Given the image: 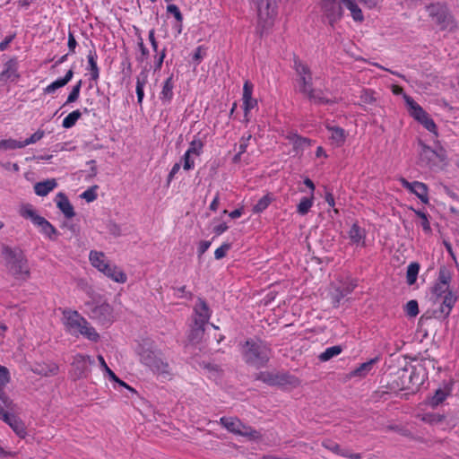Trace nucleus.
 I'll return each mask as SVG.
<instances>
[{
    "instance_id": "nucleus-36",
    "label": "nucleus",
    "mask_w": 459,
    "mask_h": 459,
    "mask_svg": "<svg viewBox=\"0 0 459 459\" xmlns=\"http://www.w3.org/2000/svg\"><path fill=\"white\" fill-rule=\"evenodd\" d=\"M88 63H89V70L91 74V78L93 81L98 80L99 78V67L96 62L97 59V54L95 51H90L88 54Z\"/></svg>"
},
{
    "instance_id": "nucleus-34",
    "label": "nucleus",
    "mask_w": 459,
    "mask_h": 459,
    "mask_svg": "<svg viewBox=\"0 0 459 459\" xmlns=\"http://www.w3.org/2000/svg\"><path fill=\"white\" fill-rule=\"evenodd\" d=\"M35 225L39 227L41 232L47 235L49 238H52V236L56 235L57 233L56 228L42 216Z\"/></svg>"
},
{
    "instance_id": "nucleus-52",
    "label": "nucleus",
    "mask_w": 459,
    "mask_h": 459,
    "mask_svg": "<svg viewBox=\"0 0 459 459\" xmlns=\"http://www.w3.org/2000/svg\"><path fill=\"white\" fill-rule=\"evenodd\" d=\"M34 371L43 376H54L57 374L58 367L56 365L40 367V368H36Z\"/></svg>"
},
{
    "instance_id": "nucleus-7",
    "label": "nucleus",
    "mask_w": 459,
    "mask_h": 459,
    "mask_svg": "<svg viewBox=\"0 0 459 459\" xmlns=\"http://www.w3.org/2000/svg\"><path fill=\"white\" fill-rule=\"evenodd\" d=\"M403 98L410 115L419 121L427 130L437 135V126L428 113L411 97L405 94Z\"/></svg>"
},
{
    "instance_id": "nucleus-24",
    "label": "nucleus",
    "mask_w": 459,
    "mask_h": 459,
    "mask_svg": "<svg viewBox=\"0 0 459 459\" xmlns=\"http://www.w3.org/2000/svg\"><path fill=\"white\" fill-rule=\"evenodd\" d=\"M89 258H90V261H91L92 266L97 268L101 273L109 264L106 261L105 255L102 252L91 251Z\"/></svg>"
},
{
    "instance_id": "nucleus-49",
    "label": "nucleus",
    "mask_w": 459,
    "mask_h": 459,
    "mask_svg": "<svg viewBox=\"0 0 459 459\" xmlns=\"http://www.w3.org/2000/svg\"><path fill=\"white\" fill-rule=\"evenodd\" d=\"M406 315L410 317H415L419 314V304L415 299L408 301L404 307Z\"/></svg>"
},
{
    "instance_id": "nucleus-60",
    "label": "nucleus",
    "mask_w": 459,
    "mask_h": 459,
    "mask_svg": "<svg viewBox=\"0 0 459 459\" xmlns=\"http://www.w3.org/2000/svg\"><path fill=\"white\" fill-rule=\"evenodd\" d=\"M422 420L428 423L432 424L441 422L444 420V417L436 413H427L423 416Z\"/></svg>"
},
{
    "instance_id": "nucleus-19",
    "label": "nucleus",
    "mask_w": 459,
    "mask_h": 459,
    "mask_svg": "<svg viewBox=\"0 0 459 459\" xmlns=\"http://www.w3.org/2000/svg\"><path fill=\"white\" fill-rule=\"evenodd\" d=\"M19 78L17 73V61L16 59H10L4 64V70L0 74V81L14 82Z\"/></svg>"
},
{
    "instance_id": "nucleus-37",
    "label": "nucleus",
    "mask_w": 459,
    "mask_h": 459,
    "mask_svg": "<svg viewBox=\"0 0 459 459\" xmlns=\"http://www.w3.org/2000/svg\"><path fill=\"white\" fill-rule=\"evenodd\" d=\"M342 351V347L341 345H335L327 348L324 352H322L318 359L322 362L328 361L332 358L338 356Z\"/></svg>"
},
{
    "instance_id": "nucleus-45",
    "label": "nucleus",
    "mask_w": 459,
    "mask_h": 459,
    "mask_svg": "<svg viewBox=\"0 0 459 459\" xmlns=\"http://www.w3.org/2000/svg\"><path fill=\"white\" fill-rule=\"evenodd\" d=\"M173 82L172 77H169L163 85L162 91H161V99L166 100H170L173 96Z\"/></svg>"
},
{
    "instance_id": "nucleus-23",
    "label": "nucleus",
    "mask_w": 459,
    "mask_h": 459,
    "mask_svg": "<svg viewBox=\"0 0 459 459\" xmlns=\"http://www.w3.org/2000/svg\"><path fill=\"white\" fill-rule=\"evenodd\" d=\"M102 273L116 282L125 283L127 280L126 273L116 265L108 264Z\"/></svg>"
},
{
    "instance_id": "nucleus-56",
    "label": "nucleus",
    "mask_w": 459,
    "mask_h": 459,
    "mask_svg": "<svg viewBox=\"0 0 459 459\" xmlns=\"http://www.w3.org/2000/svg\"><path fill=\"white\" fill-rule=\"evenodd\" d=\"M44 136V131H41V130H38L37 132H35L33 134H31L30 137L27 138L25 141L22 142V148L29 145V144H31V143H37L38 141H39L42 137Z\"/></svg>"
},
{
    "instance_id": "nucleus-6",
    "label": "nucleus",
    "mask_w": 459,
    "mask_h": 459,
    "mask_svg": "<svg viewBox=\"0 0 459 459\" xmlns=\"http://www.w3.org/2000/svg\"><path fill=\"white\" fill-rule=\"evenodd\" d=\"M257 10L258 25L263 30L272 26L277 15V5L271 0H250Z\"/></svg>"
},
{
    "instance_id": "nucleus-15",
    "label": "nucleus",
    "mask_w": 459,
    "mask_h": 459,
    "mask_svg": "<svg viewBox=\"0 0 459 459\" xmlns=\"http://www.w3.org/2000/svg\"><path fill=\"white\" fill-rule=\"evenodd\" d=\"M9 371L5 367L0 366V404H4L5 409L9 411L15 410V403L9 398L4 391V387L9 382Z\"/></svg>"
},
{
    "instance_id": "nucleus-46",
    "label": "nucleus",
    "mask_w": 459,
    "mask_h": 459,
    "mask_svg": "<svg viewBox=\"0 0 459 459\" xmlns=\"http://www.w3.org/2000/svg\"><path fill=\"white\" fill-rule=\"evenodd\" d=\"M141 75L143 76L142 78L140 76L137 77V81H136V94H137V101L139 104L142 103L143 101V85L145 84L146 82V74L144 73H142Z\"/></svg>"
},
{
    "instance_id": "nucleus-11",
    "label": "nucleus",
    "mask_w": 459,
    "mask_h": 459,
    "mask_svg": "<svg viewBox=\"0 0 459 459\" xmlns=\"http://www.w3.org/2000/svg\"><path fill=\"white\" fill-rule=\"evenodd\" d=\"M64 316V324L67 330L73 334H78L79 330L85 324V318L82 317L76 310L65 308L62 312Z\"/></svg>"
},
{
    "instance_id": "nucleus-50",
    "label": "nucleus",
    "mask_w": 459,
    "mask_h": 459,
    "mask_svg": "<svg viewBox=\"0 0 459 459\" xmlns=\"http://www.w3.org/2000/svg\"><path fill=\"white\" fill-rule=\"evenodd\" d=\"M451 281V273L445 266H442L438 272V278L437 282L440 284L449 285Z\"/></svg>"
},
{
    "instance_id": "nucleus-58",
    "label": "nucleus",
    "mask_w": 459,
    "mask_h": 459,
    "mask_svg": "<svg viewBox=\"0 0 459 459\" xmlns=\"http://www.w3.org/2000/svg\"><path fill=\"white\" fill-rule=\"evenodd\" d=\"M360 101L364 104H372L376 101L373 91L369 90H363L360 94Z\"/></svg>"
},
{
    "instance_id": "nucleus-18",
    "label": "nucleus",
    "mask_w": 459,
    "mask_h": 459,
    "mask_svg": "<svg viewBox=\"0 0 459 459\" xmlns=\"http://www.w3.org/2000/svg\"><path fill=\"white\" fill-rule=\"evenodd\" d=\"M322 445L325 448L328 449L329 451H331L338 455L351 458V459H361L362 458L361 454L351 453L347 449H343L337 443H335L332 440H329V439L325 440V441H323Z\"/></svg>"
},
{
    "instance_id": "nucleus-22",
    "label": "nucleus",
    "mask_w": 459,
    "mask_h": 459,
    "mask_svg": "<svg viewBox=\"0 0 459 459\" xmlns=\"http://www.w3.org/2000/svg\"><path fill=\"white\" fill-rule=\"evenodd\" d=\"M57 186L55 178L47 179L45 181L38 182L34 186V191L37 195L46 196Z\"/></svg>"
},
{
    "instance_id": "nucleus-25",
    "label": "nucleus",
    "mask_w": 459,
    "mask_h": 459,
    "mask_svg": "<svg viewBox=\"0 0 459 459\" xmlns=\"http://www.w3.org/2000/svg\"><path fill=\"white\" fill-rule=\"evenodd\" d=\"M195 311L197 315V317L195 319H197L200 322L207 324L210 318V309L204 299H198V303L195 307Z\"/></svg>"
},
{
    "instance_id": "nucleus-40",
    "label": "nucleus",
    "mask_w": 459,
    "mask_h": 459,
    "mask_svg": "<svg viewBox=\"0 0 459 459\" xmlns=\"http://www.w3.org/2000/svg\"><path fill=\"white\" fill-rule=\"evenodd\" d=\"M22 144L21 141L14 139L0 140V152H6L10 150L21 149Z\"/></svg>"
},
{
    "instance_id": "nucleus-26",
    "label": "nucleus",
    "mask_w": 459,
    "mask_h": 459,
    "mask_svg": "<svg viewBox=\"0 0 459 459\" xmlns=\"http://www.w3.org/2000/svg\"><path fill=\"white\" fill-rule=\"evenodd\" d=\"M238 436L247 437L249 440H259L262 437L260 432L254 429L252 427L244 424L241 421L240 426L238 428Z\"/></svg>"
},
{
    "instance_id": "nucleus-64",
    "label": "nucleus",
    "mask_w": 459,
    "mask_h": 459,
    "mask_svg": "<svg viewBox=\"0 0 459 459\" xmlns=\"http://www.w3.org/2000/svg\"><path fill=\"white\" fill-rule=\"evenodd\" d=\"M253 85L249 82H246L243 87V100L252 98Z\"/></svg>"
},
{
    "instance_id": "nucleus-3",
    "label": "nucleus",
    "mask_w": 459,
    "mask_h": 459,
    "mask_svg": "<svg viewBox=\"0 0 459 459\" xmlns=\"http://www.w3.org/2000/svg\"><path fill=\"white\" fill-rule=\"evenodd\" d=\"M294 68L299 74V91L307 96V98L316 103L330 104L333 100L325 99L313 88L312 74L308 66L299 59H294Z\"/></svg>"
},
{
    "instance_id": "nucleus-63",
    "label": "nucleus",
    "mask_w": 459,
    "mask_h": 459,
    "mask_svg": "<svg viewBox=\"0 0 459 459\" xmlns=\"http://www.w3.org/2000/svg\"><path fill=\"white\" fill-rule=\"evenodd\" d=\"M345 297V293L341 290V288H336L332 293V299L334 306H338L341 300Z\"/></svg>"
},
{
    "instance_id": "nucleus-39",
    "label": "nucleus",
    "mask_w": 459,
    "mask_h": 459,
    "mask_svg": "<svg viewBox=\"0 0 459 459\" xmlns=\"http://www.w3.org/2000/svg\"><path fill=\"white\" fill-rule=\"evenodd\" d=\"M349 237L353 243L358 244L364 240L365 232L357 223H354L350 229Z\"/></svg>"
},
{
    "instance_id": "nucleus-12",
    "label": "nucleus",
    "mask_w": 459,
    "mask_h": 459,
    "mask_svg": "<svg viewBox=\"0 0 459 459\" xmlns=\"http://www.w3.org/2000/svg\"><path fill=\"white\" fill-rule=\"evenodd\" d=\"M94 364L93 359L89 355L77 354L74 358L73 368L75 378L87 377L90 373V367Z\"/></svg>"
},
{
    "instance_id": "nucleus-55",
    "label": "nucleus",
    "mask_w": 459,
    "mask_h": 459,
    "mask_svg": "<svg viewBox=\"0 0 459 459\" xmlns=\"http://www.w3.org/2000/svg\"><path fill=\"white\" fill-rule=\"evenodd\" d=\"M97 188L98 186H93L90 187L81 195V198L85 199L88 203L93 202L97 198Z\"/></svg>"
},
{
    "instance_id": "nucleus-43",
    "label": "nucleus",
    "mask_w": 459,
    "mask_h": 459,
    "mask_svg": "<svg viewBox=\"0 0 459 459\" xmlns=\"http://www.w3.org/2000/svg\"><path fill=\"white\" fill-rule=\"evenodd\" d=\"M272 202V197L269 195L263 196L258 202L254 205L253 212L255 213H259L264 211L268 205Z\"/></svg>"
},
{
    "instance_id": "nucleus-5",
    "label": "nucleus",
    "mask_w": 459,
    "mask_h": 459,
    "mask_svg": "<svg viewBox=\"0 0 459 459\" xmlns=\"http://www.w3.org/2000/svg\"><path fill=\"white\" fill-rule=\"evenodd\" d=\"M243 357L247 364L258 368L269 360V349L262 342L248 340L243 349Z\"/></svg>"
},
{
    "instance_id": "nucleus-8",
    "label": "nucleus",
    "mask_w": 459,
    "mask_h": 459,
    "mask_svg": "<svg viewBox=\"0 0 459 459\" xmlns=\"http://www.w3.org/2000/svg\"><path fill=\"white\" fill-rule=\"evenodd\" d=\"M140 360L143 364L159 374L168 373L169 364L152 350L142 346L139 351Z\"/></svg>"
},
{
    "instance_id": "nucleus-59",
    "label": "nucleus",
    "mask_w": 459,
    "mask_h": 459,
    "mask_svg": "<svg viewBox=\"0 0 459 459\" xmlns=\"http://www.w3.org/2000/svg\"><path fill=\"white\" fill-rule=\"evenodd\" d=\"M415 213L417 214V216H419L420 219H423V221H421V226L423 228V230L425 232H430L431 231V228H430V224L429 222V220H428V217H427V214L421 211H416L414 210Z\"/></svg>"
},
{
    "instance_id": "nucleus-62",
    "label": "nucleus",
    "mask_w": 459,
    "mask_h": 459,
    "mask_svg": "<svg viewBox=\"0 0 459 459\" xmlns=\"http://www.w3.org/2000/svg\"><path fill=\"white\" fill-rule=\"evenodd\" d=\"M108 232L114 237H119L121 235V229L118 224L113 221H109L107 225Z\"/></svg>"
},
{
    "instance_id": "nucleus-28",
    "label": "nucleus",
    "mask_w": 459,
    "mask_h": 459,
    "mask_svg": "<svg viewBox=\"0 0 459 459\" xmlns=\"http://www.w3.org/2000/svg\"><path fill=\"white\" fill-rule=\"evenodd\" d=\"M206 323L200 322L197 319H195V325L190 332L189 340L192 342H199L203 338L204 333V325Z\"/></svg>"
},
{
    "instance_id": "nucleus-16",
    "label": "nucleus",
    "mask_w": 459,
    "mask_h": 459,
    "mask_svg": "<svg viewBox=\"0 0 459 459\" xmlns=\"http://www.w3.org/2000/svg\"><path fill=\"white\" fill-rule=\"evenodd\" d=\"M91 314L93 318L97 319L103 325L109 324L113 321V309L107 303H102L101 305L95 307L92 309Z\"/></svg>"
},
{
    "instance_id": "nucleus-29",
    "label": "nucleus",
    "mask_w": 459,
    "mask_h": 459,
    "mask_svg": "<svg viewBox=\"0 0 459 459\" xmlns=\"http://www.w3.org/2000/svg\"><path fill=\"white\" fill-rule=\"evenodd\" d=\"M342 2L346 8L350 10L352 19L355 22H363L364 16L362 11L354 0H342Z\"/></svg>"
},
{
    "instance_id": "nucleus-57",
    "label": "nucleus",
    "mask_w": 459,
    "mask_h": 459,
    "mask_svg": "<svg viewBox=\"0 0 459 459\" xmlns=\"http://www.w3.org/2000/svg\"><path fill=\"white\" fill-rule=\"evenodd\" d=\"M167 13H171L178 22L182 23L183 15L179 10V8L176 4H169L167 6Z\"/></svg>"
},
{
    "instance_id": "nucleus-1",
    "label": "nucleus",
    "mask_w": 459,
    "mask_h": 459,
    "mask_svg": "<svg viewBox=\"0 0 459 459\" xmlns=\"http://www.w3.org/2000/svg\"><path fill=\"white\" fill-rule=\"evenodd\" d=\"M2 256L5 262L7 273L14 279L25 281L30 277L28 260L21 249L4 245Z\"/></svg>"
},
{
    "instance_id": "nucleus-51",
    "label": "nucleus",
    "mask_w": 459,
    "mask_h": 459,
    "mask_svg": "<svg viewBox=\"0 0 459 459\" xmlns=\"http://www.w3.org/2000/svg\"><path fill=\"white\" fill-rule=\"evenodd\" d=\"M82 82L80 80L72 89L71 92L69 93L67 100L65 101V104L73 103L76 101L80 95V91L82 87Z\"/></svg>"
},
{
    "instance_id": "nucleus-31",
    "label": "nucleus",
    "mask_w": 459,
    "mask_h": 459,
    "mask_svg": "<svg viewBox=\"0 0 459 459\" xmlns=\"http://www.w3.org/2000/svg\"><path fill=\"white\" fill-rule=\"evenodd\" d=\"M78 333L91 342H98L100 339V334L96 332L95 328L87 322V320H85V324H82V327L79 330Z\"/></svg>"
},
{
    "instance_id": "nucleus-21",
    "label": "nucleus",
    "mask_w": 459,
    "mask_h": 459,
    "mask_svg": "<svg viewBox=\"0 0 459 459\" xmlns=\"http://www.w3.org/2000/svg\"><path fill=\"white\" fill-rule=\"evenodd\" d=\"M287 138L290 143L293 145V150L296 154L302 152L304 150L311 145V140L306 137H302L296 134H290Z\"/></svg>"
},
{
    "instance_id": "nucleus-41",
    "label": "nucleus",
    "mask_w": 459,
    "mask_h": 459,
    "mask_svg": "<svg viewBox=\"0 0 459 459\" xmlns=\"http://www.w3.org/2000/svg\"><path fill=\"white\" fill-rule=\"evenodd\" d=\"M82 113L79 109H76L71 112L67 117H65L63 120V127L71 128L73 127L77 120L81 118Z\"/></svg>"
},
{
    "instance_id": "nucleus-33",
    "label": "nucleus",
    "mask_w": 459,
    "mask_h": 459,
    "mask_svg": "<svg viewBox=\"0 0 459 459\" xmlns=\"http://www.w3.org/2000/svg\"><path fill=\"white\" fill-rule=\"evenodd\" d=\"M20 214L25 219H30L34 224H36L41 217L40 215L37 214L36 211L33 209V206L30 204L22 205L20 209Z\"/></svg>"
},
{
    "instance_id": "nucleus-42",
    "label": "nucleus",
    "mask_w": 459,
    "mask_h": 459,
    "mask_svg": "<svg viewBox=\"0 0 459 459\" xmlns=\"http://www.w3.org/2000/svg\"><path fill=\"white\" fill-rule=\"evenodd\" d=\"M313 205V195L311 197H303L298 204L297 211L300 215H305L308 212Z\"/></svg>"
},
{
    "instance_id": "nucleus-4",
    "label": "nucleus",
    "mask_w": 459,
    "mask_h": 459,
    "mask_svg": "<svg viewBox=\"0 0 459 459\" xmlns=\"http://www.w3.org/2000/svg\"><path fill=\"white\" fill-rule=\"evenodd\" d=\"M423 383V378L412 366L399 368L392 376L389 383L393 390H409L413 392Z\"/></svg>"
},
{
    "instance_id": "nucleus-14",
    "label": "nucleus",
    "mask_w": 459,
    "mask_h": 459,
    "mask_svg": "<svg viewBox=\"0 0 459 459\" xmlns=\"http://www.w3.org/2000/svg\"><path fill=\"white\" fill-rule=\"evenodd\" d=\"M4 404H0V419L7 423L20 437H24L26 436L24 423L16 416L4 411Z\"/></svg>"
},
{
    "instance_id": "nucleus-44",
    "label": "nucleus",
    "mask_w": 459,
    "mask_h": 459,
    "mask_svg": "<svg viewBox=\"0 0 459 459\" xmlns=\"http://www.w3.org/2000/svg\"><path fill=\"white\" fill-rule=\"evenodd\" d=\"M332 132L331 138L336 142L337 144H342L345 140L344 130L338 126L328 127Z\"/></svg>"
},
{
    "instance_id": "nucleus-17",
    "label": "nucleus",
    "mask_w": 459,
    "mask_h": 459,
    "mask_svg": "<svg viewBox=\"0 0 459 459\" xmlns=\"http://www.w3.org/2000/svg\"><path fill=\"white\" fill-rule=\"evenodd\" d=\"M419 145L420 146L419 153L420 164L429 168L437 166L438 163L435 160V150H432L420 140L419 141Z\"/></svg>"
},
{
    "instance_id": "nucleus-61",
    "label": "nucleus",
    "mask_w": 459,
    "mask_h": 459,
    "mask_svg": "<svg viewBox=\"0 0 459 459\" xmlns=\"http://www.w3.org/2000/svg\"><path fill=\"white\" fill-rule=\"evenodd\" d=\"M447 155L446 152L443 147H439L437 150H435V160H437L441 163H446Z\"/></svg>"
},
{
    "instance_id": "nucleus-38",
    "label": "nucleus",
    "mask_w": 459,
    "mask_h": 459,
    "mask_svg": "<svg viewBox=\"0 0 459 459\" xmlns=\"http://www.w3.org/2000/svg\"><path fill=\"white\" fill-rule=\"evenodd\" d=\"M419 271L420 264L418 263L413 262L409 264L406 273V281L409 285H413L416 282Z\"/></svg>"
},
{
    "instance_id": "nucleus-32",
    "label": "nucleus",
    "mask_w": 459,
    "mask_h": 459,
    "mask_svg": "<svg viewBox=\"0 0 459 459\" xmlns=\"http://www.w3.org/2000/svg\"><path fill=\"white\" fill-rule=\"evenodd\" d=\"M220 423L230 432L238 435L240 420L237 418L222 417L220 419Z\"/></svg>"
},
{
    "instance_id": "nucleus-9",
    "label": "nucleus",
    "mask_w": 459,
    "mask_h": 459,
    "mask_svg": "<svg viewBox=\"0 0 459 459\" xmlns=\"http://www.w3.org/2000/svg\"><path fill=\"white\" fill-rule=\"evenodd\" d=\"M342 0H320L323 15L331 26L339 22L343 15Z\"/></svg>"
},
{
    "instance_id": "nucleus-48",
    "label": "nucleus",
    "mask_w": 459,
    "mask_h": 459,
    "mask_svg": "<svg viewBox=\"0 0 459 459\" xmlns=\"http://www.w3.org/2000/svg\"><path fill=\"white\" fill-rule=\"evenodd\" d=\"M275 375L276 373L272 372H260L256 374L255 379L260 380L269 385H275Z\"/></svg>"
},
{
    "instance_id": "nucleus-2",
    "label": "nucleus",
    "mask_w": 459,
    "mask_h": 459,
    "mask_svg": "<svg viewBox=\"0 0 459 459\" xmlns=\"http://www.w3.org/2000/svg\"><path fill=\"white\" fill-rule=\"evenodd\" d=\"M449 288L450 285L438 282L431 288V299L435 304L439 305V308L433 311L437 318H446L456 302L457 297Z\"/></svg>"
},
{
    "instance_id": "nucleus-10",
    "label": "nucleus",
    "mask_w": 459,
    "mask_h": 459,
    "mask_svg": "<svg viewBox=\"0 0 459 459\" xmlns=\"http://www.w3.org/2000/svg\"><path fill=\"white\" fill-rule=\"evenodd\" d=\"M432 20L440 26L442 30L446 29L453 23V17L445 4L437 3L426 7Z\"/></svg>"
},
{
    "instance_id": "nucleus-13",
    "label": "nucleus",
    "mask_w": 459,
    "mask_h": 459,
    "mask_svg": "<svg viewBox=\"0 0 459 459\" xmlns=\"http://www.w3.org/2000/svg\"><path fill=\"white\" fill-rule=\"evenodd\" d=\"M402 186L414 194L423 204H429L428 186L426 184L419 181L409 182L404 178H400Z\"/></svg>"
},
{
    "instance_id": "nucleus-54",
    "label": "nucleus",
    "mask_w": 459,
    "mask_h": 459,
    "mask_svg": "<svg viewBox=\"0 0 459 459\" xmlns=\"http://www.w3.org/2000/svg\"><path fill=\"white\" fill-rule=\"evenodd\" d=\"M231 248L230 243H224L218 247L214 252V257L217 260H221L226 256L227 252Z\"/></svg>"
},
{
    "instance_id": "nucleus-30",
    "label": "nucleus",
    "mask_w": 459,
    "mask_h": 459,
    "mask_svg": "<svg viewBox=\"0 0 459 459\" xmlns=\"http://www.w3.org/2000/svg\"><path fill=\"white\" fill-rule=\"evenodd\" d=\"M275 385H292L297 386L299 382L298 378L293 376H290L287 373H276L275 375Z\"/></svg>"
},
{
    "instance_id": "nucleus-27",
    "label": "nucleus",
    "mask_w": 459,
    "mask_h": 459,
    "mask_svg": "<svg viewBox=\"0 0 459 459\" xmlns=\"http://www.w3.org/2000/svg\"><path fill=\"white\" fill-rule=\"evenodd\" d=\"M98 360L100 361V364L101 368L104 369V371L108 375L109 378L115 382H117L120 386H124L130 390L131 392H135L134 388L130 387L126 383L119 379L116 374L108 367L104 358L101 355L98 356Z\"/></svg>"
},
{
    "instance_id": "nucleus-53",
    "label": "nucleus",
    "mask_w": 459,
    "mask_h": 459,
    "mask_svg": "<svg viewBox=\"0 0 459 459\" xmlns=\"http://www.w3.org/2000/svg\"><path fill=\"white\" fill-rule=\"evenodd\" d=\"M203 146V142L200 139H194L186 152L190 154L199 155Z\"/></svg>"
},
{
    "instance_id": "nucleus-20",
    "label": "nucleus",
    "mask_w": 459,
    "mask_h": 459,
    "mask_svg": "<svg viewBox=\"0 0 459 459\" xmlns=\"http://www.w3.org/2000/svg\"><path fill=\"white\" fill-rule=\"evenodd\" d=\"M56 206L67 219H71L75 215L74 206L64 193L56 195Z\"/></svg>"
},
{
    "instance_id": "nucleus-47",
    "label": "nucleus",
    "mask_w": 459,
    "mask_h": 459,
    "mask_svg": "<svg viewBox=\"0 0 459 459\" xmlns=\"http://www.w3.org/2000/svg\"><path fill=\"white\" fill-rule=\"evenodd\" d=\"M447 395H448V392L447 391H446L444 389H441V388H438L435 392V394L432 396V398L430 400V404L432 406L439 405L440 403H442L446 400Z\"/></svg>"
},
{
    "instance_id": "nucleus-35",
    "label": "nucleus",
    "mask_w": 459,
    "mask_h": 459,
    "mask_svg": "<svg viewBox=\"0 0 459 459\" xmlns=\"http://www.w3.org/2000/svg\"><path fill=\"white\" fill-rule=\"evenodd\" d=\"M376 359H372L367 362L360 364L356 369L351 372V377H365L373 368L374 363L377 361Z\"/></svg>"
}]
</instances>
